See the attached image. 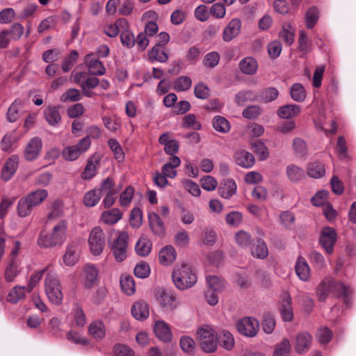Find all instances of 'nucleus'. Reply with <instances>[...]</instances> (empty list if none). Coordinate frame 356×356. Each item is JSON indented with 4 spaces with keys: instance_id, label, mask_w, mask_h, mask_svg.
<instances>
[{
    "instance_id": "f257e3e1",
    "label": "nucleus",
    "mask_w": 356,
    "mask_h": 356,
    "mask_svg": "<svg viewBox=\"0 0 356 356\" xmlns=\"http://www.w3.org/2000/svg\"><path fill=\"white\" fill-rule=\"evenodd\" d=\"M67 230V221L65 220H60L53 227L51 234H40L38 238V245L43 248L60 247L66 239Z\"/></svg>"
},
{
    "instance_id": "f03ea898",
    "label": "nucleus",
    "mask_w": 356,
    "mask_h": 356,
    "mask_svg": "<svg viewBox=\"0 0 356 356\" xmlns=\"http://www.w3.org/2000/svg\"><path fill=\"white\" fill-rule=\"evenodd\" d=\"M172 278L175 286L180 290L191 288L197 282L195 273L187 264L176 266L172 271Z\"/></svg>"
},
{
    "instance_id": "7ed1b4c3",
    "label": "nucleus",
    "mask_w": 356,
    "mask_h": 356,
    "mask_svg": "<svg viewBox=\"0 0 356 356\" xmlns=\"http://www.w3.org/2000/svg\"><path fill=\"white\" fill-rule=\"evenodd\" d=\"M345 284L331 277H325L317 286L316 295L320 302H325L329 294L337 297L341 291H345Z\"/></svg>"
},
{
    "instance_id": "20e7f679",
    "label": "nucleus",
    "mask_w": 356,
    "mask_h": 356,
    "mask_svg": "<svg viewBox=\"0 0 356 356\" xmlns=\"http://www.w3.org/2000/svg\"><path fill=\"white\" fill-rule=\"evenodd\" d=\"M46 295L51 302L58 305L61 304L63 295L59 280L55 273L49 270L44 279Z\"/></svg>"
},
{
    "instance_id": "39448f33",
    "label": "nucleus",
    "mask_w": 356,
    "mask_h": 356,
    "mask_svg": "<svg viewBox=\"0 0 356 356\" xmlns=\"http://www.w3.org/2000/svg\"><path fill=\"white\" fill-rule=\"evenodd\" d=\"M74 83L81 88L82 95L87 97L95 95L92 89L96 88L100 83V80L95 76H89L85 72H78L73 74Z\"/></svg>"
},
{
    "instance_id": "423d86ee",
    "label": "nucleus",
    "mask_w": 356,
    "mask_h": 356,
    "mask_svg": "<svg viewBox=\"0 0 356 356\" xmlns=\"http://www.w3.org/2000/svg\"><path fill=\"white\" fill-rule=\"evenodd\" d=\"M198 341L202 350L205 353H213L216 350L218 337L215 331L207 326L197 332Z\"/></svg>"
},
{
    "instance_id": "0eeeda50",
    "label": "nucleus",
    "mask_w": 356,
    "mask_h": 356,
    "mask_svg": "<svg viewBox=\"0 0 356 356\" xmlns=\"http://www.w3.org/2000/svg\"><path fill=\"white\" fill-rule=\"evenodd\" d=\"M129 236L126 232H120L111 245V252L118 262L127 258Z\"/></svg>"
},
{
    "instance_id": "6e6552de",
    "label": "nucleus",
    "mask_w": 356,
    "mask_h": 356,
    "mask_svg": "<svg viewBox=\"0 0 356 356\" xmlns=\"http://www.w3.org/2000/svg\"><path fill=\"white\" fill-rule=\"evenodd\" d=\"M88 244L90 250L93 255L97 256L102 252L105 245V235L100 227H95L91 230L88 238Z\"/></svg>"
},
{
    "instance_id": "1a4fd4ad",
    "label": "nucleus",
    "mask_w": 356,
    "mask_h": 356,
    "mask_svg": "<svg viewBox=\"0 0 356 356\" xmlns=\"http://www.w3.org/2000/svg\"><path fill=\"white\" fill-rule=\"evenodd\" d=\"M236 327L241 334L252 337L259 330V322L254 318L245 317L238 321Z\"/></svg>"
},
{
    "instance_id": "9d476101",
    "label": "nucleus",
    "mask_w": 356,
    "mask_h": 356,
    "mask_svg": "<svg viewBox=\"0 0 356 356\" xmlns=\"http://www.w3.org/2000/svg\"><path fill=\"white\" fill-rule=\"evenodd\" d=\"M42 148V141L40 137L31 138L26 145L24 155L26 160L32 161L35 160L40 155Z\"/></svg>"
},
{
    "instance_id": "9b49d317",
    "label": "nucleus",
    "mask_w": 356,
    "mask_h": 356,
    "mask_svg": "<svg viewBox=\"0 0 356 356\" xmlns=\"http://www.w3.org/2000/svg\"><path fill=\"white\" fill-rule=\"evenodd\" d=\"M337 240V233L335 230L330 227H325L323 229L320 243L327 254H332L333 246Z\"/></svg>"
},
{
    "instance_id": "f8f14e48",
    "label": "nucleus",
    "mask_w": 356,
    "mask_h": 356,
    "mask_svg": "<svg viewBox=\"0 0 356 356\" xmlns=\"http://www.w3.org/2000/svg\"><path fill=\"white\" fill-rule=\"evenodd\" d=\"M159 304L165 310L173 311L178 306L176 296L171 292L165 290H159L156 293Z\"/></svg>"
},
{
    "instance_id": "ddd939ff",
    "label": "nucleus",
    "mask_w": 356,
    "mask_h": 356,
    "mask_svg": "<svg viewBox=\"0 0 356 356\" xmlns=\"http://www.w3.org/2000/svg\"><path fill=\"white\" fill-rule=\"evenodd\" d=\"M280 312L282 319L286 322H291L293 319L292 308V298L287 292L283 293L280 305Z\"/></svg>"
},
{
    "instance_id": "4468645a",
    "label": "nucleus",
    "mask_w": 356,
    "mask_h": 356,
    "mask_svg": "<svg viewBox=\"0 0 356 356\" xmlns=\"http://www.w3.org/2000/svg\"><path fill=\"white\" fill-rule=\"evenodd\" d=\"M241 29V20L238 18H233L229 21L222 31V40L225 42H230L239 34Z\"/></svg>"
},
{
    "instance_id": "2eb2a0df",
    "label": "nucleus",
    "mask_w": 356,
    "mask_h": 356,
    "mask_svg": "<svg viewBox=\"0 0 356 356\" xmlns=\"http://www.w3.org/2000/svg\"><path fill=\"white\" fill-rule=\"evenodd\" d=\"M312 342V336L307 332L298 333L296 337L295 350L298 354L307 353Z\"/></svg>"
},
{
    "instance_id": "dca6fc26",
    "label": "nucleus",
    "mask_w": 356,
    "mask_h": 356,
    "mask_svg": "<svg viewBox=\"0 0 356 356\" xmlns=\"http://www.w3.org/2000/svg\"><path fill=\"white\" fill-rule=\"evenodd\" d=\"M84 63L88 68V73L91 75L102 76L106 73V69L103 63L92 54L86 56Z\"/></svg>"
},
{
    "instance_id": "f3484780",
    "label": "nucleus",
    "mask_w": 356,
    "mask_h": 356,
    "mask_svg": "<svg viewBox=\"0 0 356 356\" xmlns=\"http://www.w3.org/2000/svg\"><path fill=\"white\" fill-rule=\"evenodd\" d=\"M79 247L76 242H72L66 247L65 252L63 257V262L66 266H72L76 264L79 257Z\"/></svg>"
},
{
    "instance_id": "a211bd4d",
    "label": "nucleus",
    "mask_w": 356,
    "mask_h": 356,
    "mask_svg": "<svg viewBox=\"0 0 356 356\" xmlns=\"http://www.w3.org/2000/svg\"><path fill=\"white\" fill-rule=\"evenodd\" d=\"M19 166V156L13 155L5 162L1 170V177L3 180L8 181L15 173Z\"/></svg>"
},
{
    "instance_id": "6ab92c4d",
    "label": "nucleus",
    "mask_w": 356,
    "mask_h": 356,
    "mask_svg": "<svg viewBox=\"0 0 356 356\" xmlns=\"http://www.w3.org/2000/svg\"><path fill=\"white\" fill-rule=\"evenodd\" d=\"M21 261L13 259L9 261L4 271V279L6 282H13L22 272Z\"/></svg>"
},
{
    "instance_id": "aec40b11",
    "label": "nucleus",
    "mask_w": 356,
    "mask_h": 356,
    "mask_svg": "<svg viewBox=\"0 0 356 356\" xmlns=\"http://www.w3.org/2000/svg\"><path fill=\"white\" fill-rule=\"evenodd\" d=\"M99 161L100 157L99 155L94 154L89 158L84 170L82 172L81 175L83 179L88 180L96 175L97 168L99 166Z\"/></svg>"
},
{
    "instance_id": "412c9836",
    "label": "nucleus",
    "mask_w": 356,
    "mask_h": 356,
    "mask_svg": "<svg viewBox=\"0 0 356 356\" xmlns=\"http://www.w3.org/2000/svg\"><path fill=\"white\" fill-rule=\"evenodd\" d=\"M148 220L152 232L159 237H163L165 233V228L159 216L154 212L150 213L148 215Z\"/></svg>"
},
{
    "instance_id": "4be33fe9",
    "label": "nucleus",
    "mask_w": 356,
    "mask_h": 356,
    "mask_svg": "<svg viewBox=\"0 0 356 356\" xmlns=\"http://www.w3.org/2000/svg\"><path fill=\"white\" fill-rule=\"evenodd\" d=\"M131 314L136 320L143 321L149 315V306L143 300H139L134 303L131 307Z\"/></svg>"
},
{
    "instance_id": "5701e85b",
    "label": "nucleus",
    "mask_w": 356,
    "mask_h": 356,
    "mask_svg": "<svg viewBox=\"0 0 356 356\" xmlns=\"http://www.w3.org/2000/svg\"><path fill=\"white\" fill-rule=\"evenodd\" d=\"M98 270L93 264H87L83 268V284L86 288H91L97 281Z\"/></svg>"
},
{
    "instance_id": "b1692460",
    "label": "nucleus",
    "mask_w": 356,
    "mask_h": 356,
    "mask_svg": "<svg viewBox=\"0 0 356 356\" xmlns=\"http://www.w3.org/2000/svg\"><path fill=\"white\" fill-rule=\"evenodd\" d=\"M154 333L159 340L168 342L171 340L172 334L168 325L163 321H158L154 325Z\"/></svg>"
},
{
    "instance_id": "393cba45",
    "label": "nucleus",
    "mask_w": 356,
    "mask_h": 356,
    "mask_svg": "<svg viewBox=\"0 0 356 356\" xmlns=\"http://www.w3.org/2000/svg\"><path fill=\"white\" fill-rule=\"evenodd\" d=\"M236 163L244 168H250L254 164V156L245 150H238L234 155Z\"/></svg>"
},
{
    "instance_id": "a878e982",
    "label": "nucleus",
    "mask_w": 356,
    "mask_h": 356,
    "mask_svg": "<svg viewBox=\"0 0 356 356\" xmlns=\"http://www.w3.org/2000/svg\"><path fill=\"white\" fill-rule=\"evenodd\" d=\"M176 256V250L172 245L165 246L159 253V261L164 266L172 264L175 261Z\"/></svg>"
},
{
    "instance_id": "bb28decb",
    "label": "nucleus",
    "mask_w": 356,
    "mask_h": 356,
    "mask_svg": "<svg viewBox=\"0 0 356 356\" xmlns=\"http://www.w3.org/2000/svg\"><path fill=\"white\" fill-rule=\"evenodd\" d=\"M148 59L152 63L155 61L165 63L168 60V56L163 47L155 44L148 53Z\"/></svg>"
},
{
    "instance_id": "cd10ccee",
    "label": "nucleus",
    "mask_w": 356,
    "mask_h": 356,
    "mask_svg": "<svg viewBox=\"0 0 356 356\" xmlns=\"http://www.w3.org/2000/svg\"><path fill=\"white\" fill-rule=\"evenodd\" d=\"M44 115L46 120L49 125L56 127L61 121V116L58 111V108L55 106H49L44 111Z\"/></svg>"
},
{
    "instance_id": "c85d7f7f",
    "label": "nucleus",
    "mask_w": 356,
    "mask_h": 356,
    "mask_svg": "<svg viewBox=\"0 0 356 356\" xmlns=\"http://www.w3.org/2000/svg\"><path fill=\"white\" fill-rule=\"evenodd\" d=\"M296 273L302 281H307L310 275V268L306 260L301 256L298 257L296 264Z\"/></svg>"
},
{
    "instance_id": "c756f323",
    "label": "nucleus",
    "mask_w": 356,
    "mask_h": 356,
    "mask_svg": "<svg viewBox=\"0 0 356 356\" xmlns=\"http://www.w3.org/2000/svg\"><path fill=\"white\" fill-rule=\"evenodd\" d=\"M89 334L96 340H102L106 336V327L102 321H95L88 326Z\"/></svg>"
},
{
    "instance_id": "7c9ffc66",
    "label": "nucleus",
    "mask_w": 356,
    "mask_h": 356,
    "mask_svg": "<svg viewBox=\"0 0 356 356\" xmlns=\"http://www.w3.org/2000/svg\"><path fill=\"white\" fill-rule=\"evenodd\" d=\"M181 163L180 159L177 156L170 158V161L164 164L162 167V174L169 178H175L177 175L175 168Z\"/></svg>"
},
{
    "instance_id": "2f4dec72",
    "label": "nucleus",
    "mask_w": 356,
    "mask_h": 356,
    "mask_svg": "<svg viewBox=\"0 0 356 356\" xmlns=\"http://www.w3.org/2000/svg\"><path fill=\"white\" fill-rule=\"evenodd\" d=\"M24 102L20 99H15L13 104L10 106L7 112V119L10 122H14L22 115V108L23 107Z\"/></svg>"
},
{
    "instance_id": "473e14b6",
    "label": "nucleus",
    "mask_w": 356,
    "mask_h": 356,
    "mask_svg": "<svg viewBox=\"0 0 356 356\" xmlns=\"http://www.w3.org/2000/svg\"><path fill=\"white\" fill-rule=\"evenodd\" d=\"M48 191L45 189H38L28 193L25 197L35 208L44 202L48 197Z\"/></svg>"
},
{
    "instance_id": "72a5a7b5",
    "label": "nucleus",
    "mask_w": 356,
    "mask_h": 356,
    "mask_svg": "<svg viewBox=\"0 0 356 356\" xmlns=\"http://www.w3.org/2000/svg\"><path fill=\"white\" fill-rule=\"evenodd\" d=\"M300 112V108L296 104H287L280 107L277 113L278 116L283 119H289L298 115Z\"/></svg>"
},
{
    "instance_id": "f704fd0d",
    "label": "nucleus",
    "mask_w": 356,
    "mask_h": 356,
    "mask_svg": "<svg viewBox=\"0 0 356 356\" xmlns=\"http://www.w3.org/2000/svg\"><path fill=\"white\" fill-rule=\"evenodd\" d=\"M27 288L19 285L15 286L8 293L7 296V301L16 304L21 300H23L26 296Z\"/></svg>"
},
{
    "instance_id": "c9c22d12",
    "label": "nucleus",
    "mask_w": 356,
    "mask_h": 356,
    "mask_svg": "<svg viewBox=\"0 0 356 356\" xmlns=\"http://www.w3.org/2000/svg\"><path fill=\"white\" fill-rule=\"evenodd\" d=\"M122 213L120 209L114 208L103 212L101 219L105 224L113 225L118 222L122 218Z\"/></svg>"
},
{
    "instance_id": "e433bc0d",
    "label": "nucleus",
    "mask_w": 356,
    "mask_h": 356,
    "mask_svg": "<svg viewBox=\"0 0 356 356\" xmlns=\"http://www.w3.org/2000/svg\"><path fill=\"white\" fill-rule=\"evenodd\" d=\"M286 173L289 179L293 183L298 182L305 177V170L294 164L289 165L286 167Z\"/></svg>"
},
{
    "instance_id": "4c0bfd02",
    "label": "nucleus",
    "mask_w": 356,
    "mask_h": 356,
    "mask_svg": "<svg viewBox=\"0 0 356 356\" xmlns=\"http://www.w3.org/2000/svg\"><path fill=\"white\" fill-rule=\"evenodd\" d=\"M241 70L245 74H253L257 70V60L252 57H246L239 63Z\"/></svg>"
},
{
    "instance_id": "58836bf2",
    "label": "nucleus",
    "mask_w": 356,
    "mask_h": 356,
    "mask_svg": "<svg viewBox=\"0 0 356 356\" xmlns=\"http://www.w3.org/2000/svg\"><path fill=\"white\" fill-rule=\"evenodd\" d=\"M236 191V184L232 179L225 181L219 188V193L222 197L229 199Z\"/></svg>"
},
{
    "instance_id": "ea45409f",
    "label": "nucleus",
    "mask_w": 356,
    "mask_h": 356,
    "mask_svg": "<svg viewBox=\"0 0 356 356\" xmlns=\"http://www.w3.org/2000/svg\"><path fill=\"white\" fill-rule=\"evenodd\" d=\"M298 49L302 53V56H305L312 49V43L309 40L306 32L303 30L299 32Z\"/></svg>"
},
{
    "instance_id": "a19ab883",
    "label": "nucleus",
    "mask_w": 356,
    "mask_h": 356,
    "mask_svg": "<svg viewBox=\"0 0 356 356\" xmlns=\"http://www.w3.org/2000/svg\"><path fill=\"white\" fill-rule=\"evenodd\" d=\"M325 173L324 165L318 161L310 163L307 165V175L310 177L319 179L323 177Z\"/></svg>"
},
{
    "instance_id": "79ce46f5",
    "label": "nucleus",
    "mask_w": 356,
    "mask_h": 356,
    "mask_svg": "<svg viewBox=\"0 0 356 356\" xmlns=\"http://www.w3.org/2000/svg\"><path fill=\"white\" fill-rule=\"evenodd\" d=\"M34 207L29 202L25 196L21 197L17 203V215L21 218L29 216Z\"/></svg>"
},
{
    "instance_id": "37998d69",
    "label": "nucleus",
    "mask_w": 356,
    "mask_h": 356,
    "mask_svg": "<svg viewBox=\"0 0 356 356\" xmlns=\"http://www.w3.org/2000/svg\"><path fill=\"white\" fill-rule=\"evenodd\" d=\"M280 38L287 45H291L294 41V31L291 24L284 23L282 25V29L279 33Z\"/></svg>"
},
{
    "instance_id": "c03bdc74",
    "label": "nucleus",
    "mask_w": 356,
    "mask_h": 356,
    "mask_svg": "<svg viewBox=\"0 0 356 356\" xmlns=\"http://www.w3.org/2000/svg\"><path fill=\"white\" fill-rule=\"evenodd\" d=\"M219 343L225 349L231 350L234 347L235 340L230 332L222 330L219 335Z\"/></svg>"
},
{
    "instance_id": "a18cd8bd",
    "label": "nucleus",
    "mask_w": 356,
    "mask_h": 356,
    "mask_svg": "<svg viewBox=\"0 0 356 356\" xmlns=\"http://www.w3.org/2000/svg\"><path fill=\"white\" fill-rule=\"evenodd\" d=\"M50 211L48 213L49 219L58 218L63 215V202L60 200H54L49 207Z\"/></svg>"
},
{
    "instance_id": "49530a36",
    "label": "nucleus",
    "mask_w": 356,
    "mask_h": 356,
    "mask_svg": "<svg viewBox=\"0 0 356 356\" xmlns=\"http://www.w3.org/2000/svg\"><path fill=\"white\" fill-rule=\"evenodd\" d=\"M136 253L142 257L149 254L152 249V242L147 238H140L136 244Z\"/></svg>"
},
{
    "instance_id": "de8ad7c7",
    "label": "nucleus",
    "mask_w": 356,
    "mask_h": 356,
    "mask_svg": "<svg viewBox=\"0 0 356 356\" xmlns=\"http://www.w3.org/2000/svg\"><path fill=\"white\" fill-rule=\"evenodd\" d=\"M319 18V11L316 6L309 8L305 13V24L307 29H312Z\"/></svg>"
},
{
    "instance_id": "09e8293b",
    "label": "nucleus",
    "mask_w": 356,
    "mask_h": 356,
    "mask_svg": "<svg viewBox=\"0 0 356 356\" xmlns=\"http://www.w3.org/2000/svg\"><path fill=\"white\" fill-rule=\"evenodd\" d=\"M290 94L291 98L298 102H302L306 98V91L301 83H296L292 85Z\"/></svg>"
},
{
    "instance_id": "8fccbe9b",
    "label": "nucleus",
    "mask_w": 356,
    "mask_h": 356,
    "mask_svg": "<svg viewBox=\"0 0 356 356\" xmlns=\"http://www.w3.org/2000/svg\"><path fill=\"white\" fill-rule=\"evenodd\" d=\"M252 254L258 259H264L268 254V250L265 242L262 239H259L257 244L252 248Z\"/></svg>"
},
{
    "instance_id": "3c124183",
    "label": "nucleus",
    "mask_w": 356,
    "mask_h": 356,
    "mask_svg": "<svg viewBox=\"0 0 356 356\" xmlns=\"http://www.w3.org/2000/svg\"><path fill=\"white\" fill-rule=\"evenodd\" d=\"M214 129L220 133H227L230 130V124L227 120L222 116H215L213 120Z\"/></svg>"
},
{
    "instance_id": "603ef678",
    "label": "nucleus",
    "mask_w": 356,
    "mask_h": 356,
    "mask_svg": "<svg viewBox=\"0 0 356 356\" xmlns=\"http://www.w3.org/2000/svg\"><path fill=\"white\" fill-rule=\"evenodd\" d=\"M291 351V343L288 339H283L275 346L273 356H289Z\"/></svg>"
},
{
    "instance_id": "864d4df0",
    "label": "nucleus",
    "mask_w": 356,
    "mask_h": 356,
    "mask_svg": "<svg viewBox=\"0 0 356 356\" xmlns=\"http://www.w3.org/2000/svg\"><path fill=\"white\" fill-rule=\"evenodd\" d=\"M82 92L78 89L70 88L67 90L60 97L62 102H74L82 99Z\"/></svg>"
},
{
    "instance_id": "5fc2aeb1",
    "label": "nucleus",
    "mask_w": 356,
    "mask_h": 356,
    "mask_svg": "<svg viewBox=\"0 0 356 356\" xmlns=\"http://www.w3.org/2000/svg\"><path fill=\"white\" fill-rule=\"evenodd\" d=\"M102 197V194L97 189L91 190L87 192L84 195V203L86 207H92L95 206Z\"/></svg>"
},
{
    "instance_id": "6e6d98bb",
    "label": "nucleus",
    "mask_w": 356,
    "mask_h": 356,
    "mask_svg": "<svg viewBox=\"0 0 356 356\" xmlns=\"http://www.w3.org/2000/svg\"><path fill=\"white\" fill-rule=\"evenodd\" d=\"M134 192L135 190L131 186L126 187L124 191L120 195L119 203L120 206L124 207H129L132 201Z\"/></svg>"
},
{
    "instance_id": "4d7b16f0",
    "label": "nucleus",
    "mask_w": 356,
    "mask_h": 356,
    "mask_svg": "<svg viewBox=\"0 0 356 356\" xmlns=\"http://www.w3.org/2000/svg\"><path fill=\"white\" fill-rule=\"evenodd\" d=\"M48 271H49V267H46L44 269L41 270H38V271L34 272L31 275V277H30V278L29 280L27 287H26L28 293H30L37 286V284L41 280L44 273L45 272H48Z\"/></svg>"
},
{
    "instance_id": "13d9d810",
    "label": "nucleus",
    "mask_w": 356,
    "mask_h": 356,
    "mask_svg": "<svg viewBox=\"0 0 356 356\" xmlns=\"http://www.w3.org/2000/svg\"><path fill=\"white\" fill-rule=\"evenodd\" d=\"M207 283L211 290L221 292L225 289L224 281L215 275L207 277Z\"/></svg>"
},
{
    "instance_id": "bf43d9fd",
    "label": "nucleus",
    "mask_w": 356,
    "mask_h": 356,
    "mask_svg": "<svg viewBox=\"0 0 356 356\" xmlns=\"http://www.w3.org/2000/svg\"><path fill=\"white\" fill-rule=\"evenodd\" d=\"M120 286L122 290L127 295H132L135 292V283L131 276L122 277Z\"/></svg>"
},
{
    "instance_id": "052dcab7",
    "label": "nucleus",
    "mask_w": 356,
    "mask_h": 356,
    "mask_svg": "<svg viewBox=\"0 0 356 356\" xmlns=\"http://www.w3.org/2000/svg\"><path fill=\"white\" fill-rule=\"evenodd\" d=\"M179 344L184 353L188 355H193L195 353V343L192 338L184 336L181 337Z\"/></svg>"
},
{
    "instance_id": "680f3d73",
    "label": "nucleus",
    "mask_w": 356,
    "mask_h": 356,
    "mask_svg": "<svg viewBox=\"0 0 356 356\" xmlns=\"http://www.w3.org/2000/svg\"><path fill=\"white\" fill-rule=\"evenodd\" d=\"M254 152L261 161L266 160L269 156V152L266 145L260 140H257L252 145Z\"/></svg>"
},
{
    "instance_id": "e2e57ef3",
    "label": "nucleus",
    "mask_w": 356,
    "mask_h": 356,
    "mask_svg": "<svg viewBox=\"0 0 356 356\" xmlns=\"http://www.w3.org/2000/svg\"><path fill=\"white\" fill-rule=\"evenodd\" d=\"M108 145L113 152L115 159L118 161H122L124 158V153L118 140L114 138L109 139L108 141Z\"/></svg>"
},
{
    "instance_id": "0e129e2a",
    "label": "nucleus",
    "mask_w": 356,
    "mask_h": 356,
    "mask_svg": "<svg viewBox=\"0 0 356 356\" xmlns=\"http://www.w3.org/2000/svg\"><path fill=\"white\" fill-rule=\"evenodd\" d=\"M192 85L191 78L182 76L174 81V89L177 92L186 91L190 89Z\"/></svg>"
},
{
    "instance_id": "69168bd1",
    "label": "nucleus",
    "mask_w": 356,
    "mask_h": 356,
    "mask_svg": "<svg viewBox=\"0 0 356 356\" xmlns=\"http://www.w3.org/2000/svg\"><path fill=\"white\" fill-rule=\"evenodd\" d=\"M293 148L297 156L303 157L307 153V147L304 140L296 138L293 140Z\"/></svg>"
},
{
    "instance_id": "338daca9",
    "label": "nucleus",
    "mask_w": 356,
    "mask_h": 356,
    "mask_svg": "<svg viewBox=\"0 0 356 356\" xmlns=\"http://www.w3.org/2000/svg\"><path fill=\"white\" fill-rule=\"evenodd\" d=\"M82 154L76 145L67 147L63 149V156L67 161H74Z\"/></svg>"
},
{
    "instance_id": "774afa93",
    "label": "nucleus",
    "mask_w": 356,
    "mask_h": 356,
    "mask_svg": "<svg viewBox=\"0 0 356 356\" xmlns=\"http://www.w3.org/2000/svg\"><path fill=\"white\" fill-rule=\"evenodd\" d=\"M115 356H135L134 351L124 344H116L113 347Z\"/></svg>"
}]
</instances>
